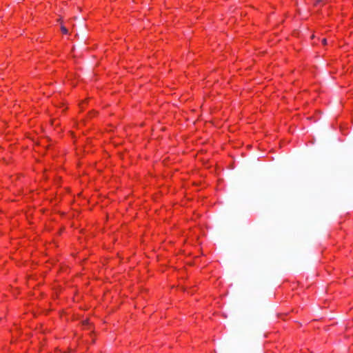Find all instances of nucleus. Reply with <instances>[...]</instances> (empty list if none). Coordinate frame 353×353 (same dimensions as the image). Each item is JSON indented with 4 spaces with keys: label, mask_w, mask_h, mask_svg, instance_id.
<instances>
[{
    "label": "nucleus",
    "mask_w": 353,
    "mask_h": 353,
    "mask_svg": "<svg viewBox=\"0 0 353 353\" xmlns=\"http://www.w3.org/2000/svg\"><path fill=\"white\" fill-rule=\"evenodd\" d=\"M322 43H323V45H325V44L327 43V40H326V39H323V40H322Z\"/></svg>",
    "instance_id": "2"
},
{
    "label": "nucleus",
    "mask_w": 353,
    "mask_h": 353,
    "mask_svg": "<svg viewBox=\"0 0 353 353\" xmlns=\"http://www.w3.org/2000/svg\"><path fill=\"white\" fill-rule=\"evenodd\" d=\"M61 32H62L63 34H68V29H67L65 26H61Z\"/></svg>",
    "instance_id": "1"
},
{
    "label": "nucleus",
    "mask_w": 353,
    "mask_h": 353,
    "mask_svg": "<svg viewBox=\"0 0 353 353\" xmlns=\"http://www.w3.org/2000/svg\"><path fill=\"white\" fill-rule=\"evenodd\" d=\"M81 108H84V106L83 105V104L81 105Z\"/></svg>",
    "instance_id": "3"
}]
</instances>
